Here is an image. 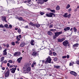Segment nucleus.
I'll list each match as a JSON object with an SVG mask.
<instances>
[{
  "mask_svg": "<svg viewBox=\"0 0 79 79\" xmlns=\"http://www.w3.org/2000/svg\"><path fill=\"white\" fill-rule=\"evenodd\" d=\"M23 69H26L24 72H26V73H28L29 72L31 71V67L29 66V64H25L23 67Z\"/></svg>",
  "mask_w": 79,
  "mask_h": 79,
  "instance_id": "1",
  "label": "nucleus"
},
{
  "mask_svg": "<svg viewBox=\"0 0 79 79\" xmlns=\"http://www.w3.org/2000/svg\"><path fill=\"white\" fill-rule=\"evenodd\" d=\"M63 32L62 31H60V32L56 31V32H55L54 33L55 35H53V39H55L56 38V37H58V36H59V35L60 34H62Z\"/></svg>",
  "mask_w": 79,
  "mask_h": 79,
  "instance_id": "2",
  "label": "nucleus"
},
{
  "mask_svg": "<svg viewBox=\"0 0 79 79\" xmlns=\"http://www.w3.org/2000/svg\"><path fill=\"white\" fill-rule=\"evenodd\" d=\"M62 44H63V45H64V46H65V47L68 46L69 47H69H70V45L69 44V42H68V41L67 40L64 41L62 43Z\"/></svg>",
  "mask_w": 79,
  "mask_h": 79,
  "instance_id": "3",
  "label": "nucleus"
},
{
  "mask_svg": "<svg viewBox=\"0 0 79 79\" xmlns=\"http://www.w3.org/2000/svg\"><path fill=\"white\" fill-rule=\"evenodd\" d=\"M6 70L7 71V72L5 74V77H9V75H10V70L8 68H7Z\"/></svg>",
  "mask_w": 79,
  "mask_h": 79,
  "instance_id": "4",
  "label": "nucleus"
},
{
  "mask_svg": "<svg viewBox=\"0 0 79 79\" xmlns=\"http://www.w3.org/2000/svg\"><path fill=\"white\" fill-rule=\"evenodd\" d=\"M46 15L48 17H50V18L52 17L53 15L54 16V17L55 16V14H53V13L50 12L47 13Z\"/></svg>",
  "mask_w": 79,
  "mask_h": 79,
  "instance_id": "5",
  "label": "nucleus"
},
{
  "mask_svg": "<svg viewBox=\"0 0 79 79\" xmlns=\"http://www.w3.org/2000/svg\"><path fill=\"white\" fill-rule=\"evenodd\" d=\"M52 61V59L50 58V56H48V57L47 58V60L45 62V64H47V63H50Z\"/></svg>",
  "mask_w": 79,
  "mask_h": 79,
  "instance_id": "6",
  "label": "nucleus"
},
{
  "mask_svg": "<svg viewBox=\"0 0 79 79\" xmlns=\"http://www.w3.org/2000/svg\"><path fill=\"white\" fill-rule=\"evenodd\" d=\"M78 45H79V44L77 43L75 44H74L73 46V48L75 49V50H76L77 48L76 47H78Z\"/></svg>",
  "mask_w": 79,
  "mask_h": 79,
  "instance_id": "7",
  "label": "nucleus"
},
{
  "mask_svg": "<svg viewBox=\"0 0 79 79\" xmlns=\"http://www.w3.org/2000/svg\"><path fill=\"white\" fill-rule=\"evenodd\" d=\"M16 68H13L11 69H10V70L12 73L13 74H14V73H15V71H16Z\"/></svg>",
  "mask_w": 79,
  "mask_h": 79,
  "instance_id": "8",
  "label": "nucleus"
},
{
  "mask_svg": "<svg viewBox=\"0 0 79 79\" xmlns=\"http://www.w3.org/2000/svg\"><path fill=\"white\" fill-rule=\"evenodd\" d=\"M64 40H65V38H62L61 39L59 38L57 39V41L58 42H62L64 41Z\"/></svg>",
  "mask_w": 79,
  "mask_h": 79,
  "instance_id": "9",
  "label": "nucleus"
},
{
  "mask_svg": "<svg viewBox=\"0 0 79 79\" xmlns=\"http://www.w3.org/2000/svg\"><path fill=\"white\" fill-rule=\"evenodd\" d=\"M14 55L16 56H20L21 55V53L19 52H15V53Z\"/></svg>",
  "mask_w": 79,
  "mask_h": 79,
  "instance_id": "10",
  "label": "nucleus"
},
{
  "mask_svg": "<svg viewBox=\"0 0 79 79\" xmlns=\"http://www.w3.org/2000/svg\"><path fill=\"white\" fill-rule=\"evenodd\" d=\"M70 73L71 74L73 75V76H74L75 77L77 75V74L75 72L71 71L70 72Z\"/></svg>",
  "mask_w": 79,
  "mask_h": 79,
  "instance_id": "11",
  "label": "nucleus"
},
{
  "mask_svg": "<svg viewBox=\"0 0 79 79\" xmlns=\"http://www.w3.org/2000/svg\"><path fill=\"white\" fill-rule=\"evenodd\" d=\"M37 54H38V53H37V52H36V51H34L32 53V55H33V56H36L37 55Z\"/></svg>",
  "mask_w": 79,
  "mask_h": 79,
  "instance_id": "12",
  "label": "nucleus"
},
{
  "mask_svg": "<svg viewBox=\"0 0 79 79\" xmlns=\"http://www.w3.org/2000/svg\"><path fill=\"white\" fill-rule=\"evenodd\" d=\"M2 21H3L5 22H6V23L7 22V21H6V17L5 16L2 17Z\"/></svg>",
  "mask_w": 79,
  "mask_h": 79,
  "instance_id": "13",
  "label": "nucleus"
},
{
  "mask_svg": "<svg viewBox=\"0 0 79 79\" xmlns=\"http://www.w3.org/2000/svg\"><path fill=\"white\" fill-rule=\"evenodd\" d=\"M69 29H70V27H65V28H64V30L65 31H69Z\"/></svg>",
  "mask_w": 79,
  "mask_h": 79,
  "instance_id": "14",
  "label": "nucleus"
},
{
  "mask_svg": "<svg viewBox=\"0 0 79 79\" xmlns=\"http://www.w3.org/2000/svg\"><path fill=\"white\" fill-rule=\"evenodd\" d=\"M31 0H28L27 2V3H28V4H27V5H28L29 6H31L32 5L31 4Z\"/></svg>",
  "mask_w": 79,
  "mask_h": 79,
  "instance_id": "15",
  "label": "nucleus"
},
{
  "mask_svg": "<svg viewBox=\"0 0 79 79\" xmlns=\"http://www.w3.org/2000/svg\"><path fill=\"white\" fill-rule=\"evenodd\" d=\"M25 45H26L25 43H22L20 45V47H24V46H25Z\"/></svg>",
  "mask_w": 79,
  "mask_h": 79,
  "instance_id": "16",
  "label": "nucleus"
},
{
  "mask_svg": "<svg viewBox=\"0 0 79 79\" xmlns=\"http://www.w3.org/2000/svg\"><path fill=\"white\" fill-rule=\"evenodd\" d=\"M30 44L31 45H34V40H32L31 41Z\"/></svg>",
  "mask_w": 79,
  "mask_h": 79,
  "instance_id": "17",
  "label": "nucleus"
},
{
  "mask_svg": "<svg viewBox=\"0 0 79 79\" xmlns=\"http://www.w3.org/2000/svg\"><path fill=\"white\" fill-rule=\"evenodd\" d=\"M22 59H23V57H21L17 59V61H18V63H21V60H22Z\"/></svg>",
  "mask_w": 79,
  "mask_h": 79,
  "instance_id": "18",
  "label": "nucleus"
},
{
  "mask_svg": "<svg viewBox=\"0 0 79 79\" xmlns=\"http://www.w3.org/2000/svg\"><path fill=\"white\" fill-rule=\"evenodd\" d=\"M48 34L49 35H52V34H53V33H52V32L50 31H48Z\"/></svg>",
  "mask_w": 79,
  "mask_h": 79,
  "instance_id": "19",
  "label": "nucleus"
},
{
  "mask_svg": "<svg viewBox=\"0 0 79 79\" xmlns=\"http://www.w3.org/2000/svg\"><path fill=\"white\" fill-rule=\"evenodd\" d=\"M19 19L20 20V21H26V20L23 19V17H22L19 18Z\"/></svg>",
  "mask_w": 79,
  "mask_h": 79,
  "instance_id": "20",
  "label": "nucleus"
},
{
  "mask_svg": "<svg viewBox=\"0 0 79 79\" xmlns=\"http://www.w3.org/2000/svg\"><path fill=\"white\" fill-rule=\"evenodd\" d=\"M29 24L30 25L32 26H36V24H34L32 22H30Z\"/></svg>",
  "mask_w": 79,
  "mask_h": 79,
  "instance_id": "21",
  "label": "nucleus"
},
{
  "mask_svg": "<svg viewBox=\"0 0 79 79\" xmlns=\"http://www.w3.org/2000/svg\"><path fill=\"white\" fill-rule=\"evenodd\" d=\"M5 60V57H2L0 59V62H2V61H3Z\"/></svg>",
  "mask_w": 79,
  "mask_h": 79,
  "instance_id": "22",
  "label": "nucleus"
},
{
  "mask_svg": "<svg viewBox=\"0 0 79 79\" xmlns=\"http://www.w3.org/2000/svg\"><path fill=\"white\" fill-rule=\"evenodd\" d=\"M48 10H49V11H51V12H53L54 13H55V10H52L50 9H49Z\"/></svg>",
  "mask_w": 79,
  "mask_h": 79,
  "instance_id": "23",
  "label": "nucleus"
},
{
  "mask_svg": "<svg viewBox=\"0 0 79 79\" xmlns=\"http://www.w3.org/2000/svg\"><path fill=\"white\" fill-rule=\"evenodd\" d=\"M39 3H41V4H43L44 2H43V0H38Z\"/></svg>",
  "mask_w": 79,
  "mask_h": 79,
  "instance_id": "24",
  "label": "nucleus"
},
{
  "mask_svg": "<svg viewBox=\"0 0 79 79\" xmlns=\"http://www.w3.org/2000/svg\"><path fill=\"white\" fill-rule=\"evenodd\" d=\"M40 15H44V14H45V12H44L42 11V12H40Z\"/></svg>",
  "mask_w": 79,
  "mask_h": 79,
  "instance_id": "25",
  "label": "nucleus"
},
{
  "mask_svg": "<svg viewBox=\"0 0 79 79\" xmlns=\"http://www.w3.org/2000/svg\"><path fill=\"white\" fill-rule=\"evenodd\" d=\"M40 24H36V27H40Z\"/></svg>",
  "mask_w": 79,
  "mask_h": 79,
  "instance_id": "26",
  "label": "nucleus"
},
{
  "mask_svg": "<svg viewBox=\"0 0 79 79\" xmlns=\"http://www.w3.org/2000/svg\"><path fill=\"white\" fill-rule=\"evenodd\" d=\"M73 30L74 31V32H77V29H76V27H74Z\"/></svg>",
  "mask_w": 79,
  "mask_h": 79,
  "instance_id": "27",
  "label": "nucleus"
},
{
  "mask_svg": "<svg viewBox=\"0 0 79 79\" xmlns=\"http://www.w3.org/2000/svg\"><path fill=\"white\" fill-rule=\"evenodd\" d=\"M50 31H52V32H55V31H56V30L54 29H51L50 30Z\"/></svg>",
  "mask_w": 79,
  "mask_h": 79,
  "instance_id": "28",
  "label": "nucleus"
},
{
  "mask_svg": "<svg viewBox=\"0 0 79 79\" xmlns=\"http://www.w3.org/2000/svg\"><path fill=\"white\" fill-rule=\"evenodd\" d=\"M56 10H60V6H57V7H56Z\"/></svg>",
  "mask_w": 79,
  "mask_h": 79,
  "instance_id": "29",
  "label": "nucleus"
},
{
  "mask_svg": "<svg viewBox=\"0 0 79 79\" xmlns=\"http://www.w3.org/2000/svg\"><path fill=\"white\" fill-rule=\"evenodd\" d=\"M3 63H4V64H6V63H7V60H5L3 61Z\"/></svg>",
  "mask_w": 79,
  "mask_h": 79,
  "instance_id": "30",
  "label": "nucleus"
},
{
  "mask_svg": "<svg viewBox=\"0 0 79 79\" xmlns=\"http://www.w3.org/2000/svg\"><path fill=\"white\" fill-rule=\"evenodd\" d=\"M70 6L69 4H68L67 6L66 7V8L68 9V8H69V7H70Z\"/></svg>",
  "mask_w": 79,
  "mask_h": 79,
  "instance_id": "31",
  "label": "nucleus"
},
{
  "mask_svg": "<svg viewBox=\"0 0 79 79\" xmlns=\"http://www.w3.org/2000/svg\"><path fill=\"white\" fill-rule=\"evenodd\" d=\"M57 59H57V58L56 57L53 60L54 61H57Z\"/></svg>",
  "mask_w": 79,
  "mask_h": 79,
  "instance_id": "32",
  "label": "nucleus"
},
{
  "mask_svg": "<svg viewBox=\"0 0 79 79\" xmlns=\"http://www.w3.org/2000/svg\"><path fill=\"white\" fill-rule=\"evenodd\" d=\"M76 63L77 64H79V60L76 61Z\"/></svg>",
  "mask_w": 79,
  "mask_h": 79,
  "instance_id": "33",
  "label": "nucleus"
},
{
  "mask_svg": "<svg viewBox=\"0 0 79 79\" xmlns=\"http://www.w3.org/2000/svg\"><path fill=\"white\" fill-rule=\"evenodd\" d=\"M0 27H2V28H3L4 27V26L2 24H1L0 25Z\"/></svg>",
  "mask_w": 79,
  "mask_h": 79,
  "instance_id": "34",
  "label": "nucleus"
},
{
  "mask_svg": "<svg viewBox=\"0 0 79 79\" xmlns=\"http://www.w3.org/2000/svg\"><path fill=\"white\" fill-rule=\"evenodd\" d=\"M17 39V40L18 41H19V40H20V39L18 38V36H17L16 37Z\"/></svg>",
  "mask_w": 79,
  "mask_h": 79,
  "instance_id": "35",
  "label": "nucleus"
},
{
  "mask_svg": "<svg viewBox=\"0 0 79 79\" xmlns=\"http://www.w3.org/2000/svg\"><path fill=\"white\" fill-rule=\"evenodd\" d=\"M70 16H71V14H69V15H67V18H70Z\"/></svg>",
  "mask_w": 79,
  "mask_h": 79,
  "instance_id": "36",
  "label": "nucleus"
},
{
  "mask_svg": "<svg viewBox=\"0 0 79 79\" xmlns=\"http://www.w3.org/2000/svg\"><path fill=\"white\" fill-rule=\"evenodd\" d=\"M55 68H60V67L59 66H55Z\"/></svg>",
  "mask_w": 79,
  "mask_h": 79,
  "instance_id": "37",
  "label": "nucleus"
},
{
  "mask_svg": "<svg viewBox=\"0 0 79 79\" xmlns=\"http://www.w3.org/2000/svg\"><path fill=\"white\" fill-rule=\"evenodd\" d=\"M3 55H7V52H5L3 53Z\"/></svg>",
  "mask_w": 79,
  "mask_h": 79,
  "instance_id": "38",
  "label": "nucleus"
},
{
  "mask_svg": "<svg viewBox=\"0 0 79 79\" xmlns=\"http://www.w3.org/2000/svg\"><path fill=\"white\" fill-rule=\"evenodd\" d=\"M0 8H1V10H2L3 11V6H0Z\"/></svg>",
  "mask_w": 79,
  "mask_h": 79,
  "instance_id": "39",
  "label": "nucleus"
},
{
  "mask_svg": "<svg viewBox=\"0 0 79 79\" xmlns=\"http://www.w3.org/2000/svg\"><path fill=\"white\" fill-rule=\"evenodd\" d=\"M8 25L7 24H6L4 25V27H8Z\"/></svg>",
  "mask_w": 79,
  "mask_h": 79,
  "instance_id": "40",
  "label": "nucleus"
},
{
  "mask_svg": "<svg viewBox=\"0 0 79 79\" xmlns=\"http://www.w3.org/2000/svg\"><path fill=\"white\" fill-rule=\"evenodd\" d=\"M8 62L10 63H12V60H10L8 61Z\"/></svg>",
  "mask_w": 79,
  "mask_h": 79,
  "instance_id": "41",
  "label": "nucleus"
},
{
  "mask_svg": "<svg viewBox=\"0 0 79 79\" xmlns=\"http://www.w3.org/2000/svg\"><path fill=\"white\" fill-rule=\"evenodd\" d=\"M53 55L54 56H56V53L55 52H53Z\"/></svg>",
  "mask_w": 79,
  "mask_h": 79,
  "instance_id": "42",
  "label": "nucleus"
},
{
  "mask_svg": "<svg viewBox=\"0 0 79 79\" xmlns=\"http://www.w3.org/2000/svg\"><path fill=\"white\" fill-rule=\"evenodd\" d=\"M9 28H10V29H11V28H12V25H9Z\"/></svg>",
  "mask_w": 79,
  "mask_h": 79,
  "instance_id": "43",
  "label": "nucleus"
},
{
  "mask_svg": "<svg viewBox=\"0 0 79 79\" xmlns=\"http://www.w3.org/2000/svg\"><path fill=\"white\" fill-rule=\"evenodd\" d=\"M48 0H43V2L44 3V2H48Z\"/></svg>",
  "mask_w": 79,
  "mask_h": 79,
  "instance_id": "44",
  "label": "nucleus"
},
{
  "mask_svg": "<svg viewBox=\"0 0 79 79\" xmlns=\"http://www.w3.org/2000/svg\"><path fill=\"white\" fill-rule=\"evenodd\" d=\"M11 44L12 45H15V42H12Z\"/></svg>",
  "mask_w": 79,
  "mask_h": 79,
  "instance_id": "45",
  "label": "nucleus"
},
{
  "mask_svg": "<svg viewBox=\"0 0 79 79\" xmlns=\"http://www.w3.org/2000/svg\"><path fill=\"white\" fill-rule=\"evenodd\" d=\"M9 46H10L9 45V44H6V47H7V48H8V47H9Z\"/></svg>",
  "mask_w": 79,
  "mask_h": 79,
  "instance_id": "46",
  "label": "nucleus"
},
{
  "mask_svg": "<svg viewBox=\"0 0 79 79\" xmlns=\"http://www.w3.org/2000/svg\"><path fill=\"white\" fill-rule=\"evenodd\" d=\"M62 58H66V56H62Z\"/></svg>",
  "mask_w": 79,
  "mask_h": 79,
  "instance_id": "47",
  "label": "nucleus"
},
{
  "mask_svg": "<svg viewBox=\"0 0 79 79\" xmlns=\"http://www.w3.org/2000/svg\"><path fill=\"white\" fill-rule=\"evenodd\" d=\"M7 66H8V67H9V66H10V63H7Z\"/></svg>",
  "mask_w": 79,
  "mask_h": 79,
  "instance_id": "48",
  "label": "nucleus"
},
{
  "mask_svg": "<svg viewBox=\"0 0 79 79\" xmlns=\"http://www.w3.org/2000/svg\"><path fill=\"white\" fill-rule=\"evenodd\" d=\"M18 32L19 33V32H21V30L20 29H19V30H18Z\"/></svg>",
  "mask_w": 79,
  "mask_h": 79,
  "instance_id": "49",
  "label": "nucleus"
},
{
  "mask_svg": "<svg viewBox=\"0 0 79 79\" xmlns=\"http://www.w3.org/2000/svg\"><path fill=\"white\" fill-rule=\"evenodd\" d=\"M33 64L34 65H35V64H36V62H34Z\"/></svg>",
  "mask_w": 79,
  "mask_h": 79,
  "instance_id": "50",
  "label": "nucleus"
},
{
  "mask_svg": "<svg viewBox=\"0 0 79 79\" xmlns=\"http://www.w3.org/2000/svg\"><path fill=\"white\" fill-rule=\"evenodd\" d=\"M64 17L65 18H67V15H65V14H64Z\"/></svg>",
  "mask_w": 79,
  "mask_h": 79,
  "instance_id": "51",
  "label": "nucleus"
},
{
  "mask_svg": "<svg viewBox=\"0 0 79 79\" xmlns=\"http://www.w3.org/2000/svg\"><path fill=\"white\" fill-rule=\"evenodd\" d=\"M3 52H6V49H5L3 51Z\"/></svg>",
  "mask_w": 79,
  "mask_h": 79,
  "instance_id": "52",
  "label": "nucleus"
},
{
  "mask_svg": "<svg viewBox=\"0 0 79 79\" xmlns=\"http://www.w3.org/2000/svg\"><path fill=\"white\" fill-rule=\"evenodd\" d=\"M2 70H5V68L4 67H2Z\"/></svg>",
  "mask_w": 79,
  "mask_h": 79,
  "instance_id": "53",
  "label": "nucleus"
},
{
  "mask_svg": "<svg viewBox=\"0 0 79 79\" xmlns=\"http://www.w3.org/2000/svg\"><path fill=\"white\" fill-rule=\"evenodd\" d=\"M34 64H31V67L32 68H33L34 66Z\"/></svg>",
  "mask_w": 79,
  "mask_h": 79,
  "instance_id": "54",
  "label": "nucleus"
},
{
  "mask_svg": "<svg viewBox=\"0 0 79 79\" xmlns=\"http://www.w3.org/2000/svg\"><path fill=\"white\" fill-rule=\"evenodd\" d=\"M19 37L20 38H21V37H21V35H19Z\"/></svg>",
  "mask_w": 79,
  "mask_h": 79,
  "instance_id": "55",
  "label": "nucleus"
},
{
  "mask_svg": "<svg viewBox=\"0 0 79 79\" xmlns=\"http://www.w3.org/2000/svg\"><path fill=\"white\" fill-rule=\"evenodd\" d=\"M52 54H53V53L52 52H51L49 53L50 55H51V56H52Z\"/></svg>",
  "mask_w": 79,
  "mask_h": 79,
  "instance_id": "56",
  "label": "nucleus"
},
{
  "mask_svg": "<svg viewBox=\"0 0 79 79\" xmlns=\"http://www.w3.org/2000/svg\"><path fill=\"white\" fill-rule=\"evenodd\" d=\"M49 27H53V25H51Z\"/></svg>",
  "mask_w": 79,
  "mask_h": 79,
  "instance_id": "57",
  "label": "nucleus"
},
{
  "mask_svg": "<svg viewBox=\"0 0 79 79\" xmlns=\"http://www.w3.org/2000/svg\"><path fill=\"white\" fill-rule=\"evenodd\" d=\"M2 50V48L0 46V50Z\"/></svg>",
  "mask_w": 79,
  "mask_h": 79,
  "instance_id": "58",
  "label": "nucleus"
},
{
  "mask_svg": "<svg viewBox=\"0 0 79 79\" xmlns=\"http://www.w3.org/2000/svg\"><path fill=\"white\" fill-rule=\"evenodd\" d=\"M67 58H69V55H68L67 56Z\"/></svg>",
  "mask_w": 79,
  "mask_h": 79,
  "instance_id": "59",
  "label": "nucleus"
},
{
  "mask_svg": "<svg viewBox=\"0 0 79 79\" xmlns=\"http://www.w3.org/2000/svg\"><path fill=\"white\" fill-rule=\"evenodd\" d=\"M71 11V8L69 9V11Z\"/></svg>",
  "mask_w": 79,
  "mask_h": 79,
  "instance_id": "60",
  "label": "nucleus"
},
{
  "mask_svg": "<svg viewBox=\"0 0 79 79\" xmlns=\"http://www.w3.org/2000/svg\"><path fill=\"white\" fill-rule=\"evenodd\" d=\"M28 26L27 25L26 26V27H26V28H28Z\"/></svg>",
  "mask_w": 79,
  "mask_h": 79,
  "instance_id": "61",
  "label": "nucleus"
},
{
  "mask_svg": "<svg viewBox=\"0 0 79 79\" xmlns=\"http://www.w3.org/2000/svg\"><path fill=\"white\" fill-rule=\"evenodd\" d=\"M69 65L70 66H72V64L71 63H70Z\"/></svg>",
  "mask_w": 79,
  "mask_h": 79,
  "instance_id": "62",
  "label": "nucleus"
},
{
  "mask_svg": "<svg viewBox=\"0 0 79 79\" xmlns=\"http://www.w3.org/2000/svg\"><path fill=\"white\" fill-rule=\"evenodd\" d=\"M32 51H33V52L35 51V49L34 48L33 49Z\"/></svg>",
  "mask_w": 79,
  "mask_h": 79,
  "instance_id": "63",
  "label": "nucleus"
},
{
  "mask_svg": "<svg viewBox=\"0 0 79 79\" xmlns=\"http://www.w3.org/2000/svg\"><path fill=\"white\" fill-rule=\"evenodd\" d=\"M15 43H16V44H19V43H18V41H16Z\"/></svg>",
  "mask_w": 79,
  "mask_h": 79,
  "instance_id": "64",
  "label": "nucleus"
}]
</instances>
